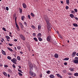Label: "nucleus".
<instances>
[{
	"instance_id": "58",
	"label": "nucleus",
	"mask_w": 78,
	"mask_h": 78,
	"mask_svg": "<svg viewBox=\"0 0 78 78\" xmlns=\"http://www.w3.org/2000/svg\"><path fill=\"white\" fill-rule=\"evenodd\" d=\"M20 53L21 54H23V52L22 51H20Z\"/></svg>"
},
{
	"instance_id": "36",
	"label": "nucleus",
	"mask_w": 78,
	"mask_h": 78,
	"mask_svg": "<svg viewBox=\"0 0 78 78\" xmlns=\"http://www.w3.org/2000/svg\"><path fill=\"white\" fill-rule=\"evenodd\" d=\"M47 73L48 74H50V71H48L47 72Z\"/></svg>"
},
{
	"instance_id": "55",
	"label": "nucleus",
	"mask_w": 78,
	"mask_h": 78,
	"mask_svg": "<svg viewBox=\"0 0 78 78\" xmlns=\"http://www.w3.org/2000/svg\"><path fill=\"white\" fill-rule=\"evenodd\" d=\"M4 67H8V66L7 65H5L4 66Z\"/></svg>"
},
{
	"instance_id": "19",
	"label": "nucleus",
	"mask_w": 78,
	"mask_h": 78,
	"mask_svg": "<svg viewBox=\"0 0 78 78\" xmlns=\"http://www.w3.org/2000/svg\"><path fill=\"white\" fill-rule=\"evenodd\" d=\"M16 47L18 50H20V49L21 48V46H17Z\"/></svg>"
},
{
	"instance_id": "28",
	"label": "nucleus",
	"mask_w": 78,
	"mask_h": 78,
	"mask_svg": "<svg viewBox=\"0 0 78 78\" xmlns=\"http://www.w3.org/2000/svg\"><path fill=\"white\" fill-rule=\"evenodd\" d=\"M5 38L6 39H10V37L8 36H5Z\"/></svg>"
},
{
	"instance_id": "2",
	"label": "nucleus",
	"mask_w": 78,
	"mask_h": 78,
	"mask_svg": "<svg viewBox=\"0 0 78 78\" xmlns=\"http://www.w3.org/2000/svg\"><path fill=\"white\" fill-rule=\"evenodd\" d=\"M29 75H31L32 76H33V77H34V76H36V75L34 73H33L32 72L30 71L29 72Z\"/></svg>"
},
{
	"instance_id": "38",
	"label": "nucleus",
	"mask_w": 78,
	"mask_h": 78,
	"mask_svg": "<svg viewBox=\"0 0 78 78\" xmlns=\"http://www.w3.org/2000/svg\"><path fill=\"white\" fill-rule=\"evenodd\" d=\"M12 67H13V68H16V66H15V65H14V64H13L12 65Z\"/></svg>"
},
{
	"instance_id": "25",
	"label": "nucleus",
	"mask_w": 78,
	"mask_h": 78,
	"mask_svg": "<svg viewBox=\"0 0 78 78\" xmlns=\"http://www.w3.org/2000/svg\"><path fill=\"white\" fill-rule=\"evenodd\" d=\"M38 38V39L39 41H42V38H41V37H39Z\"/></svg>"
},
{
	"instance_id": "13",
	"label": "nucleus",
	"mask_w": 78,
	"mask_h": 78,
	"mask_svg": "<svg viewBox=\"0 0 78 78\" xmlns=\"http://www.w3.org/2000/svg\"><path fill=\"white\" fill-rule=\"evenodd\" d=\"M2 52L3 55H5V56H6V53H5V52L2 49Z\"/></svg>"
},
{
	"instance_id": "18",
	"label": "nucleus",
	"mask_w": 78,
	"mask_h": 78,
	"mask_svg": "<svg viewBox=\"0 0 78 78\" xmlns=\"http://www.w3.org/2000/svg\"><path fill=\"white\" fill-rule=\"evenodd\" d=\"M49 77L51 78H54V77H55V76H54V75L51 74L49 76Z\"/></svg>"
},
{
	"instance_id": "20",
	"label": "nucleus",
	"mask_w": 78,
	"mask_h": 78,
	"mask_svg": "<svg viewBox=\"0 0 78 78\" xmlns=\"http://www.w3.org/2000/svg\"><path fill=\"white\" fill-rule=\"evenodd\" d=\"M57 76H58V77H59V78H62V76H61L60 74H56Z\"/></svg>"
},
{
	"instance_id": "32",
	"label": "nucleus",
	"mask_w": 78,
	"mask_h": 78,
	"mask_svg": "<svg viewBox=\"0 0 78 78\" xmlns=\"http://www.w3.org/2000/svg\"><path fill=\"white\" fill-rule=\"evenodd\" d=\"M17 59L18 60H19V61H20V56H18L17 57Z\"/></svg>"
},
{
	"instance_id": "5",
	"label": "nucleus",
	"mask_w": 78,
	"mask_h": 78,
	"mask_svg": "<svg viewBox=\"0 0 78 78\" xmlns=\"http://www.w3.org/2000/svg\"><path fill=\"white\" fill-rule=\"evenodd\" d=\"M16 25V27L17 28V30L18 31H20V29L19 28V26L18 25V24H17V23H15Z\"/></svg>"
},
{
	"instance_id": "53",
	"label": "nucleus",
	"mask_w": 78,
	"mask_h": 78,
	"mask_svg": "<svg viewBox=\"0 0 78 78\" xmlns=\"http://www.w3.org/2000/svg\"><path fill=\"white\" fill-rule=\"evenodd\" d=\"M9 34H10V35H9V36H10L11 37H12V36H11V34H12L11 33V32H9Z\"/></svg>"
},
{
	"instance_id": "33",
	"label": "nucleus",
	"mask_w": 78,
	"mask_h": 78,
	"mask_svg": "<svg viewBox=\"0 0 78 78\" xmlns=\"http://www.w3.org/2000/svg\"><path fill=\"white\" fill-rule=\"evenodd\" d=\"M19 10H20V12L21 13H22V10L21 9H19Z\"/></svg>"
},
{
	"instance_id": "3",
	"label": "nucleus",
	"mask_w": 78,
	"mask_h": 78,
	"mask_svg": "<svg viewBox=\"0 0 78 78\" xmlns=\"http://www.w3.org/2000/svg\"><path fill=\"white\" fill-rule=\"evenodd\" d=\"M11 61L15 64H17V62H16V61H17V59L16 58H13V59H11Z\"/></svg>"
},
{
	"instance_id": "43",
	"label": "nucleus",
	"mask_w": 78,
	"mask_h": 78,
	"mask_svg": "<svg viewBox=\"0 0 78 78\" xmlns=\"http://www.w3.org/2000/svg\"><path fill=\"white\" fill-rule=\"evenodd\" d=\"M74 11L76 12H78V10L76 9H74Z\"/></svg>"
},
{
	"instance_id": "51",
	"label": "nucleus",
	"mask_w": 78,
	"mask_h": 78,
	"mask_svg": "<svg viewBox=\"0 0 78 78\" xmlns=\"http://www.w3.org/2000/svg\"><path fill=\"white\" fill-rule=\"evenodd\" d=\"M66 9H69V7L68 6H66Z\"/></svg>"
},
{
	"instance_id": "15",
	"label": "nucleus",
	"mask_w": 78,
	"mask_h": 78,
	"mask_svg": "<svg viewBox=\"0 0 78 78\" xmlns=\"http://www.w3.org/2000/svg\"><path fill=\"white\" fill-rule=\"evenodd\" d=\"M70 17H71V18H72V19L73 18V17H74V15H73V14H70L69 15Z\"/></svg>"
},
{
	"instance_id": "64",
	"label": "nucleus",
	"mask_w": 78,
	"mask_h": 78,
	"mask_svg": "<svg viewBox=\"0 0 78 78\" xmlns=\"http://www.w3.org/2000/svg\"><path fill=\"white\" fill-rule=\"evenodd\" d=\"M2 41H5V40L4 39H3V38H2Z\"/></svg>"
},
{
	"instance_id": "22",
	"label": "nucleus",
	"mask_w": 78,
	"mask_h": 78,
	"mask_svg": "<svg viewBox=\"0 0 78 78\" xmlns=\"http://www.w3.org/2000/svg\"><path fill=\"white\" fill-rule=\"evenodd\" d=\"M34 41H36V42H37V41H38V40L36 37L34 38Z\"/></svg>"
},
{
	"instance_id": "46",
	"label": "nucleus",
	"mask_w": 78,
	"mask_h": 78,
	"mask_svg": "<svg viewBox=\"0 0 78 78\" xmlns=\"http://www.w3.org/2000/svg\"><path fill=\"white\" fill-rule=\"evenodd\" d=\"M9 46H12V45H13V44H11L10 43H9Z\"/></svg>"
},
{
	"instance_id": "47",
	"label": "nucleus",
	"mask_w": 78,
	"mask_h": 78,
	"mask_svg": "<svg viewBox=\"0 0 78 78\" xmlns=\"http://www.w3.org/2000/svg\"><path fill=\"white\" fill-rule=\"evenodd\" d=\"M71 12L73 14H75V11H71Z\"/></svg>"
},
{
	"instance_id": "37",
	"label": "nucleus",
	"mask_w": 78,
	"mask_h": 78,
	"mask_svg": "<svg viewBox=\"0 0 78 78\" xmlns=\"http://www.w3.org/2000/svg\"><path fill=\"white\" fill-rule=\"evenodd\" d=\"M2 30H4L5 31H6V29L5 28V27H3Z\"/></svg>"
},
{
	"instance_id": "21",
	"label": "nucleus",
	"mask_w": 78,
	"mask_h": 78,
	"mask_svg": "<svg viewBox=\"0 0 78 78\" xmlns=\"http://www.w3.org/2000/svg\"><path fill=\"white\" fill-rule=\"evenodd\" d=\"M73 25L74 26V27H78V24L76 23H74L73 24Z\"/></svg>"
},
{
	"instance_id": "9",
	"label": "nucleus",
	"mask_w": 78,
	"mask_h": 78,
	"mask_svg": "<svg viewBox=\"0 0 78 78\" xmlns=\"http://www.w3.org/2000/svg\"><path fill=\"white\" fill-rule=\"evenodd\" d=\"M76 52H74L73 53L72 55V56L73 57H74L75 56V55H76Z\"/></svg>"
},
{
	"instance_id": "11",
	"label": "nucleus",
	"mask_w": 78,
	"mask_h": 78,
	"mask_svg": "<svg viewBox=\"0 0 78 78\" xmlns=\"http://www.w3.org/2000/svg\"><path fill=\"white\" fill-rule=\"evenodd\" d=\"M69 70H70L71 72H73L75 69L73 68H70L69 69Z\"/></svg>"
},
{
	"instance_id": "52",
	"label": "nucleus",
	"mask_w": 78,
	"mask_h": 78,
	"mask_svg": "<svg viewBox=\"0 0 78 78\" xmlns=\"http://www.w3.org/2000/svg\"><path fill=\"white\" fill-rule=\"evenodd\" d=\"M40 76L41 78L42 76V74H41L40 75Z\"/></svg>"
},
{
	"instance_id": "60",
	"label": "nucleus",
	"mask_w": 78,
	"mask_h": 78,
	"mask_svg": "<svg viewBox=\"0 0 78 78\" xmlns=\"http://www.w3.org/2000/svg\"><path fill=\"white\" fill-rule=\"evenodd\" d=\"M60 2H61V3H62H62H64V2H63V1H61Z\"/></svg>"
},
{
	"instance_id": "1",
	"label": "nucleus",
	"mask_w": 78,
	"mask_h": 78,
	"mask_svg": "<svg viewBox=\"0 0 78 78\" xmlns=\"http://www.w3.org/2000/svg\"><path fill=\"white\" fill-rule=\"evenodd\" d=\"M44 19L45 20V21L46 22V23L48 25V30L50 31V30H51V26L50 25V23L49 20V19L47 17H46V18H44Z\"/></svg>"
},
{
	"instance_id": "23",
	"label": "nucleus",
	"mask_w": 78,
	"mask_h": 78,
	"mask_svg": "<svg viewBox=\"0 0 78 78\" xmlns=\"http://www.w3.org/2000/svg\"><path fill=\"white\" fill-rule=\"evenodd\" d=\"M69 59V58H65L63 59L64 61H68Z\"/></svg>"
},
{
	"instance_id": "7",
	"label": "nucleus",
	"mask_w": 78,
	"mask_h": 78,
	"mask_svg": "<svg viewBox=\"0 0 78 78\" xmlns=\"http://www.w3.org/2000/svg\"><path fill=\"white\" fill-rule=\"evenodd\" d=\"M48 41H50L51 40V37L50 36H48L47 38Z\"/></svg>"
},
{
	"instance_id": "49",
	"label": "nucleus",
	"mask_w": 78,
	"mask_h": 78,
	"mask_svg": "<svg viewBox=\"0 0 78 78\" xmlns=\"http://www.w3.org/2000/svg\"><path fill=\"white\" fill-rule=\"evenodd\" d=\"M74 18L75 19H76V20H78V18H77V17H75Z\"/></svg>"
},
{
	"instance_id": "48",
	"label": "nucleus",
	"mask_w": 78,
	"mask_h": 78,
	"mask_svg": "<svg viewBox=\"0 0 78 78\" xmlns=\"http://www.w3.org/2000/svg\"><path fill=\"white\" fill-rule=\"evenodd\" d=\"M75 59H77V60H78V58L76 57L75 58Z\"/></svg>"
},
{
	"instance_id": "50",
	"label": "nucleus",
	"mask_w": 78,
	"mask_h": 78,
	"mask_svg": "<svg viewBox=\"0 0 78 78\" xmlns=\"http://www.w3.org/2000/svg\"><path fill=\"white\" fill-rule=\"evenodd\" d=\"M63 72H64V73H66V70H63Z\"/></svg>"
},
{
	"instance_id": "62",
	"label": "nucleus",
	"mask_w": 78,
	"mask_h": 78,
	"mask_svg": "<svg viewBox=\"0 0 78 78\" xmlns=\"http://www.w3.org/2000/svg\"><path fill=\"white\" fill-rule=\"evenodd\" d=\"M3 65L2 64H1L0 65V67H2V66Z\"/></svg>"
},
{
	"instance_id": "59",
	"label": "nucleus",
	"mask_w": 78,
	"mask_h": 78,
	"mask_svg": "<svg viewBox=\"0 0 78 78\" xmlns=\"http://www.w3.org/2000/svg\"><path fill=\"white\" fill-rule=\"evenodd\" d=\"M18 67H19V69H21V66H18Z\"/></svg>"
},
{
	"instance_id": "34",
	"label": "nucleus",
	"mask_w": 78,
	"mask_h": 78,
	"mask_svg": "<svg viewBox=\"0 0 78 78\" xmlns=\"http://www.w3.org/2000/svg\"><path fill=\"white\" fill-rule=\"evenodd\" d=\"M66 2L67 4L68 5V4H69V0H66Z\"/></svg>"
},
{
	"instance_id": "56",
	"label": "nucleus",
	"mask_w": 78,
	"mask_h": 78,
	"mask_svg": "<svg viewBox=\"0 0 78 78\" xmlns=\"http://www.w3.org/2000/svg\"><path fill=\"white\" fill-rule=\"evenodd\" d=\"M64 65H67V63L66 62H65L64 63Z\"/></svg>"
},
{
	"instance_id": "30",
	"label": "nucleus",
	"mask_w": 78,
	"mask_h": 78,
	"mask_svg": "<svg viewBox=\"0 0 78 78\" xmlns=\"http://www.w3.org/2000/svg\"><path fill=\"white\" fill-rule=\"evenodd\" d=\"M74 75L75 76H78V73H74Z\"/></svg>"
},
{
	"instance_id": "8",
	"label": "nucleus",
	"mask_w": 78,
	"mask_h": 78,
	"mask_svg": "<svg viewBox=\"0 0 78 78\" xmlns=\"http://www.w3.org/2000/svg\"><path fill=\"white\" fill-rule=\"evenodd\" d=\"M42 37V34L41 33H39L37 35V37Z\"/></svg>"
},
{
	"instance_id": "44",
	"label": "nucleus",
	"mask_w": 78,
	"mask_h": 78,
	"mask_svg": "<svg viewBox=\"0 0 78 78\" xmlns=\"http://www.w3.org/2000/svg\"><path fill=\"white\" fill-rule=\"evenodd\" d=\"M33 36H34V37H35V36H36V34L35 33H34L33 34Z\"/></svg>"
},
{
	"instance_id": "40",
	"label": "nucleus",
	"mask_w": 78,
	"mask_h": 78,
	"mask_svg": "<svg viewBox=\"0 0 78 78\" xmlns=\"http://www.w3.org/2000/svg\"><path fill=\"white\" fill-rule=\"evenodd\" d=\"M31 27H32V28L33 29H35V27H34V26H32Z\"/></svg>"
},
{
	"instance_id": "24",
	"label": "nucleus",
	"mask_w": 78,
	"mask_h": 78,
	"mask_svg": "<svg viewBox=\"0 0 78 78\" xmlns=\"http://www.w3.org/2000/svg\"><path fill=\"white\" fill-rule=\"evenodd\" d=\"M25 19V16H22L21 17V20H23Z\"/></svg>"
},
{
	"instance_id": "10",
	"label": "nucleus",
	"mask_w": 78,
	"mask_h": 78,
	"mask_svg": "<svg viewBox=\"0 0 78 78\" xmlns=\"http://www.w3.org/2000/svg\"><path fill=\"white\" fill-rule=\"evenodd\" d=\"M54 57L56 58H58L59 57V55L57 54H55L54 55Z\"/></svg>"
},
{
	"instance_id": "31",
	"label": "nucleus",
	"mask_w": 78,
	"mask_h": 78,
	"mask_svg": "<svg viewBox=\"0 0 78 78\" xmlns=\"http://www.w3.org/2000/svg\"><path fill=\"white\" fill-rule=\"evenodd\" d=\"M8 72H9V73H12V70H11V69H8Z\"/></svg>"
},
{
	"instance_id": "16",
	"label": "nucleus",
	"mask_w": 78,
	"mask_h": 78,
	"mask_svg": "<svg viewBox=\"0 0 78 78\" xmlns=\"http://www.w3.org/2000/svg\"><path fill=\"white\" fill-rule=\"evenodd\" d=\"M2 73L4 75H5V76H7V73H6V72H3Z\"/></svg>"
},
{
	"instance_id": "41",
	"label": "nucleus",
	"mask_w": 78,
	"mask_h": 78,
	"mask_svg": "<svg viewBox=\"0 0 78 78\" xmlns=\"http://www.w3.org/2000/svg\"><path fill=\"white\" fill-rule=\"evenodd\" d=\"M28 19H31V17H30V15H28Z\"/></svg>"
},
{
	"instance_id": "42",
	"label": "nucleus",
	"mask_w": 78,
	"mask_h": 78,
	"mask_svg": "<svg viewBox=\"0 0 78 78\" xmlns=\"http://www.w3.org/2000/svg\"><path fill=\"white\" fill-rule=\"evenodd\" d=\"M6 9L7 11H8V10H9V8H8V7H6Z\"/></svg>"
},
{
	"instance_id": "45",
	"label": "nucleus",
	"mask_w": 78,
	"mask_h": 78,
	"mask_svg": "<svg viewBox=\"0 0 78 78\" xmlns=\"http://www.w3.org/2000/svg\"><path fill=\"white\" fill-rule=\"evenodd\" d=\"M17 19V17H15V23H17V22L16 21V20Z\"/></svg>"
},
{
	"instance_id": "4",
	"label": "nucleus",
	"mask_w": 78,
	"mask_h": 78,
	"mask_svg": "<svg viewBox=\"0 0 78 78\" xmlns=\"http://www.w3.org/2000/svg\"><path fill=\"white\" fill-rule=\"evenodd\" d=\"M20 37L21 39H23V41H25V37H24V36H23V35L21 34L20 35Z\"/></svg>"
},
{
	"instance_id": "17",
	"label": "nucleus",
	"mask_w": 78,
	"mask_h": 78,
	"mask_svg": "<svg viewBox=\"0 0 78 78\" xmlns=\"http://www.w3.org/2000/svg\"><path fill=\"white\" fill-rule=\"evenodd\" d=\"M74 62L75 64H78V60H75L74 61Z\"/></svg>"
},
{
	"instance_id": "27",
	"label": "nucleus",
	"mask_w": 78,
	"mask_h": 78,
	"mask_svg": "<svg viewBox=\"0 0 78 78\" xmlns=\"http://www.w3.org/2000/svg\"><path fill=\"white\" fill-rule=\"evenodd\" d=\"M30 16H31L32 17H34L35 16L34 15V14L33 13H30Z\"/></svg>"
},
{
	"instance_id": "14",
	"label": "nucleus",
	"mask_w": 78,
	"mask_h": 78,
	"mask_svg": "<svg viewBox=\"0 0 78 78\" xmlns=\"http://www.w3.org/2000/svg\"><path fill=\"white\" fill-rule=\"evenodd\" d=\"M7 48L8 49V50H9L10 51H13V50H12V49L11 48H10L7 47Z\"/></svg>"
},
{
	"instance_id": "39",
	"label": "nucleus",
	"mask_w": 78,
	"mask_h": 78,
	"mask_svg": "<svg viewBox=\"0 0 78 78\" xmlns=\"http://www.w3.org/2000/svg\"><path fill=\"white\" fill-rule=\"evenodd\" d=\"M18 70L19 72H20L21 73H22V70H20L19 69H18Z\"/></svg>"
},
{
	"instance_id": "29",
	"label": "nucleus",
	"mask_w": 78,
	"mask_h": 78,
	"mask_svg": "<svg viewBox=\"0 0 78 78\" xmlns=\"http://www.w3.org/2000/svg\"><path fill=\"white\" fill-rule=\"evenodd\" d=\"M41 26L39 25L38 26V30H41Z\"/></svg>"
},
{
	"instance_id": "12",
	"label": "nucleus",
	"mask_w": 78,
	"mask_h": 78,
	"mask_svg": "<svg viewBox=\"0 0 78 78\" xmlns=\"http://www.w3.org/2000/svg\"><path fill=\"white\" fill-rule=\"evenodd\" d=\"M23 8H27V5L25 3H23Z\"/></svg>"
},
{
	"instance_id": "63",
	"label": "nucleus",
	"mask_w": 78,
	"mask_h": 78,
	"mask_svg": "<svg viewBox=\"0 0 78 78\" xmlns=\"http://www.w3.org/2000/svg\"><path fill=\"white\" fill-rule=\"evenodd\" d=\"M8 77H10V75H9V74H8Z\"/></svg>"
},
{
	"instance_id": "26",
	"label": "nucleus",
	"mask_w": 78,
	"mask_h": 78,
	"mask_svg": "<svg viewBox=\"0 0 78 78\" xmlns=\"http://www.w3.org/2000/svg\"><path fill=\"white\" fill-rule=\"evenodd\" d=\"M7 59H9V60H11V59H12V58L11 57L9 56H7Z\"/></svg>"
},
{
	"instance_id": "61",
	"label": "nucleus",
	"mask_w": 78,
	"mask_h": 78,
	"mask_svg": "<svg viewBox=\"0 0 78 78\" xmlns=\"http://www.w3.org/2000/svg\"><path fill=\"white\" fill-rule=\"evenodd\" d=\"M14 41H15V42H17V40L16 39H15Z\"/></svg>"
},
{
	"instance_id": "35",
	"label": "nucleus",
	"mask_w": 78,
	"mask_h": 78,
	"mask_svg": "<svg viewBox=\"0 0 78 78\" xmlns=\"http://www.w3.org/2000/svg\"><path fill=\"white\" fill-rule=\"evenodd\" d=\"M18 74H19L20 75V76H23V75L22 73H20V72H19V73H18Z\"/></svg>"
},
{
	"instance_id": "6",
	"label": "nucleus",
	"mask_w": 78,
	"mask_h": 78,
	"mask_svg": "<svg viewBox=\"0 0 78 78\" xmlns=\"http://www.w3.org/2000/svg\"><path fill=\"white\" fill-rule=\"evenodd\" d=\"M28 64L30 67H31V68H32V67H33V65H32V64L31 63V62H29Z\"/></svg>"
},
{
	"instance_id": "54",
	"label": "nucleus",
	"mask_w": 78,
	"mask_h": 78,
	"mask_svg": "<svg viewBox=\"0 0 78 78\" xmlns=\"http://www.w3.org/2000/svg\"><path fill=\"white\" fill-rule=\"evenodd\" d=\"M68 75H72V73H68Z\"/></svg>"
},
{
	"instance_id": "57",
	"label": "nucleus",
	"mask_w": 78,
	"mask_h": 78,
	"mask_svg": "<svg viewBox=\"0 0 78 78\" xmlns=\"http://www.w3.org/2000/svg\"><path fill=\"white\" fill-rule=\"evenodd\" d=\"M24 23L25 25H27V22H24Z\"/></svg>"
}]
</instances>
